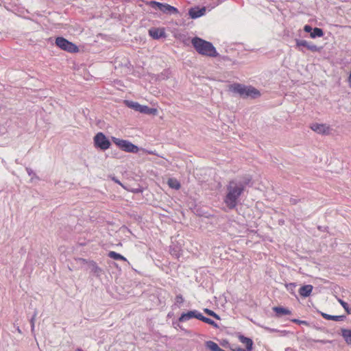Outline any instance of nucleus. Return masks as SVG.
<instances>
[{
  "mask_svg": "<svg viewBox=\"0 0 351 351\" xmlns=\"http://www.w3.org/2000/svg\"><path fill=\"white\" fill-rule=\"evenodd\" d=\"M245 190V184L236 180H231L226 186V195L223 202L230 209L235 208L239 203V198Z\"/></svg>",
  "mask_w": 351,
  "mask_h": 351,
  "instance_id": "obj_1",
  "label": "nucleus"
},
{
  "mask_svg": "<svg viewBox=\"0 0 351 351\" xmlns=\"http://www.w3.org/2000/svg\"><path fill=\"white\" fill-rule=\"evenodd\" d=\"M191 44L196 51L202 56L215 58L219 56L213 45L199 37H194L191 40Z\"/></svg>",
  "mask_w": 351,
  "mask_h": 351,
  "instance_id": "obj_2",
  "label": "nucleus"
},
{
  "mask_svg": "<svg viewBox=\"0 0 351 351\" xmlns=\"http://www.w3.org/2000/svg\"><path fill=\"white\" fill-rule=\"evenodd\" d=\"M230 91L239 94L243 98H258L261 96L260 91L252 86H245L239 83L231 84L229 87Z\"/></svg>",
  "mask_w": 351,
  "mask_h": 351,
  "instance_id": "obj_3",
  "label": "nucleus"
},
{
  "mask_svg": "<svg viewBox=\"0 0 351 351\" xmlns=\"http://www.w3.org/2000/svg\"><path fill=\"white\" fill-rule=\"evenodd\" d=\"M113 143L121 150L129 153H137L138 147L127 140L112 137Z\"/></svg>",
  "mask_w": 351,
  "mask_h": 351,
  "instance_id": "obj_4",
  "label": "nucleus"
},
{
  "mask_svg": "<svg viewBox=\"0 0 351 351\" xmlns=\"http://www.w3.org/2000/svg\"><path fill=\"white\" fill-rule=\"evenodd\" d=\"M145 3L147 5H149L153 8H158L161 12H162L165 14H178L179 13L178 10L176 7L172 6L167 3H162L155 1H146Z\"/></svg>",
  "mask_w": 351,
  "mask_h": 351,
  "instance_id": "obj_5",
  "label": "nucleus"
},
{
  "mask_svg": "<svg viewBox=\"0 0 351 351\" xmlns=\"http://www.w3.org/2000/svg\"><path fill=\"white\" fill-rule=\"evenodd\" d=\"M56 45L62 50L67 52L75 53L78 51V47L75 44L63 37H57Z\"/></svg>",
  "mask_w": 351,
  "mask_h": 351,
  "instance_id": "obj_6",
  "label": "nucleus"
},
{
  "mask_svg": "<svg viewBox=\"0 0 351 351\" xmlns=\"http://www.w3.org/2000/svg\"><path fill=\"white\" fill-rule=\"evenodd\" d=\"M94 145L101 150L105 151L110 148L111 143L102 132H98L93 138Z\"/></svg>",
  "mask_w": 351,
  "mask_h": 351,
  "instance_id": "obj_7",
  "label": "nucleus"
},
{
  "mask_svg": "<svg viewBox=\"0 0 351 351\" xmlns=\"http://www.w3.org/2000/svg\"><path fill=\"white\" fill-rule=\"evenodd\" d=\"M295 43H296L295 47L299 51H300L303 53L304 52V51L303 50V47L306 48L307 49H308L309 51H311L312 52H319L322 49V47H319L317 45H315L311 43H308L305 40L296 39Z\"/></svg>",
  "mask_w": 351,
  "mask_h": 351,
  "instance_id": "obj_8",
  "label": "nucleus"
},
{
  "mask_svg": "<svg viewBox=\"0 0 351 351\" xmlns=\"http://www.w3.org/2000/svg\"><path fill=\"white\" fill-rule=\"evenodd\" d=\"M311 129L319 134H329L330 132V128L324 123H315L311 124Z\"/></svg>",
  "mask_w": 351,
  "mask_h": 351,
  "instance_id": "obj_9",
  "label": "nucleus"
},
{
  "mask_svg": "<svg viewBox=\"0 0 351 351\" xmlns=\"http://www.w3.org/2000/svg\"><path fill=\"white\" fill-rule=\"evenodd\" d=\"M200 312L197 310L189 311L186 313H183L181 314L180 317L178 318L179 322H184L193 318H196L199 319L200 317Z\"/></svg>",
  "mask_w": 351,
  "mask_h": 351,
  "instance_id": "obj_10",
  "label": "nucleus"
},
{
  "mask_svg": "<svg viewBox=\"0 0 351 351\" xmlns=\"http://www.w3.org/2000/svg\"><path fill=\"white\" fill-rule=\"evenodd\" d=\"M149 35L154 39L158 40L161 38H166L165 28L152 27L149 29Z\"/></svg>",
  "mask_w": 351,
  "mask_h": 351,
  "instance_id": "obj_11",
  "label": "nucleus"
},
{
  "mask_svg": "<svg viewBox=\"0 0 351 351\" xmlns=\"http://www.w3.org/2000/svg\"><path fill=\"white\" fill-rule=\"evenodd\" d=\"M205 13V7H203L202 8H199L198 7L191 8L189 10V15L193 19H197L202 16H204Z\"/></svg>",
  "mask_w": 351,
  "mask_h": 351,
  "instance_id": "obj_12",
  "label": "nucleus"
},
{
  "mask_svg": "<svg viewBox=\"0 0 351 351\" xmlns=\"http://www.w3.org/2000/svg\"><path fill=\"white\" fill-rule=\"evenodd\" d=\"M80 261L84 263H88L89 269L93 274L99 276V274L101 272V269L97 265V264L95 261H88L87 260H86L84 258H80Z\"/></svg>",
  "mask_w": 351,
  "mask_h": 351,
  "instance_id": "obj_13",
  "label": "nucleus"
},
{
  "mask_svg": "<svg viewBox=\"0 0 351 351\" xmlns=\"http://www.w3.org/2000/svg\"><path fill=\"white\" fill-rule=\"evenodd\" d=\"M313 289V287L311 285H306L302 286L298 292L301 297L307 298L311 295Z\"/></svg>",
  "mask_w": 351,
  "mask_h": 351,
  "instance_id": "obj_14",
  "label": "nucleus"
},
{
  "mask_svg": "<svg viewBox=\"0 0 351 351\" xmlns=\"http://www.w3.org/2000/svg\"><path fill=\"white\" fill-rule=\"evenodd\" d=\"M273 311L276 313V316L278 317L290 315L291 313V311L282 306H275L273 308Z\"/></svg>",
  "mask_w": 351,
  "mask_h": 351,
  "instance_id": "obj_15",
  "label": "nucleus"
},
{
  "mask_svg": "<svg viewBox=\"0 0 351 351\" xmlns=\"http://www.w3.org/2000/svg\"><path fill=\"white\" fill-rule=\"evenodd\" d=\"M341 336L348 345H351V329L341 328Z\"/></svg>",
  "mask_w": 351,
  "mask_h": 351,
  "instance_id": "obj_16",
  "label": "nucleus"
},
{
  "mask_svg": "<svg viewBox=\"0 0 351 351\" xmlns=\"http://www.w3.org/2000/svg\"><path fill=\"white\" fill-rule=\"evenodd\" d=\"M138 112L145 114H156L157 110L154 108H149L147 106L141 105Z\"/></svg>",
  "mask_w": 351,
  "mask_h": 351,
  "instance_id": "obj_17",
  "label": "nucleus"
},
{
  "mask_svg": "<svg viewBox=\"0 0 351 351\" xmlns=\"http://www.w3.org/2000/svg\"><path fill=\"white\" fill-rule=\"evenodd\" d=\"M322 316L327 320H333L339 322L343 320L345 316L343 315H330L325 313H321Z\"/></svg>",
  "mask_w": 351,
  "mask_h": 351,
  "instance_id": "obj_18",
  "label": "nucleus"
},
{
  "mask_svg": "<svg viewBox=\"0 0 351 351\" xmlns=\"http://www.w3.org/2000/svg\"><path fill=\"white\" fill-rule=\"evenodd\" d=\"M239 340L241 343L245 345L247 348L252 350L253 341L251 339L244 337L243 335H241L239 337Z\"/></svg>",
  "mask_w": 351,
  "mask_h": 351,
  "instance_id": "obj_19",
  "label": "nucleus"
},
{
  "mask_svg": "<svg viewBox=\"0 0 351 351\" xmlns=\"http://www.w3.org/2000/svg\"><path fill=\"white\" fill-rule=\"evenodd\" d=\"M199 320H200L203 322H205L208 324H210L216 328H217L219 327V326L217 325V324L215 322H214L213 319H211L210 318L204 317V315H202V313H200V317H199Z\"/></svg>",
  "mask_w": 351,
  "mask_h": 351,
  "instance_id": "obj_20",
  "label": "nucleus"
},
{
  "mask_svg": "<svg viewBox=\"0 0 351 351\" xmlns=\"http://www.w3.org/2000/svg\"><path fill=\"white\" fill-rule=\"evenodd\" d=\"M108 256L114 260L127 261L126 258L123 256L114 251L109 252Z\"/></svg>",
  "mask_w": 351,
  "mask_h": 351,
  "instance_id": "obj_21",
  "label": "nucleus"
},
{
  "mask_svg": "<svg viewBox=\"0 0 351 351\" xmlns=\"http://www.w3.org/2000/svg\"><path fill=\"white\" fill-rule=\"evenodd\" d=\"M206 347L211 351H219L220 347L214 341H208L206 342Z\"/></svg>",
  "mask_w": 351,
  "mask_h": 351,
  "instance_id": "obj_22",
  "label": "nucleus"
},
{
  "mask_svg": "<svg viewBox=\"0 0 351 351\" xmlns=\"http://www.w3.org/2000/svg\"><path fill=\"white\" fill-rule=\"evenodd\" d=\"M168 184L169 187L174 189H179L180 188V184L176 179L170 178L168 180Z\"/></svg>",
  "mask_w": 351,
  "mask_h": 351,
  "instance_id": "obj_23",
  "label": "nucleus"
},
{
  "mask_svg": "<svg viewBox=\"0 0 351 351\" xmlns=\"http://www.w3.org/2000/svg\"><path fill=\"white\" fill-rule=\"evenodd\" d=\"M324 35L323 30L321 28L315 27L311 33V37L315 38L316 37H322Z\"/></svg>",
  "mask_w": 351,
  "mask_h": 351,
  "instance_id": "obj_24",
  "label": "nucleus"
},
{
  "mask_svg": "<svg viewBox=\"0 0 351 351\" xmlns=\"http://www.w3.org/2000/svg\"><path fill=\"white\" fill-rule=\"evenodd\" d=\"M297 285L295 282H291V283H287L285 284V287L287 288V290L291 293V294L295 296V289Z\"/></svg>",
  "mask_w": 351,
  "mask_h": 351,
  "instance_id": "obj_25",
  "label": "nucleus"
},
{
  "mask_svg": "<svg viewBox=\"0 0 351 351\" xmlns=\"http://www.w3.org/2000/svg\"><path fill=\"white\" fill-rule=\"evenodd\" d=\"M170 254L176 258H179L181 256L180 250L175 247L170 248Z\"/></svg>",
  "mask_w": 351,
  "mask_h": 351,
  "instance_id": "obj_26",
  "label": "nucleus"
},
{
  "mask_svg": "<svg viewBox=\"0 0 351 351\" xmlns=\"http://www.w3.org/2000/svg\"><path fill=\"white\" fill-rule=\"evenodd\" d=\"M128 106L134 109L136 111H139L141 105L139 104L137 102H133V101H127Z\"/></svg>",
  "mask_w": 351,
  "mask_h": 351,
  "instance_id": "obj_27",
  "label": "nucleus"
},
{
  "mask_svg": "<svg viewBox=\"0 0 351 351\" xmlns=\"http://www.w3.org/2000/svg\"><path fill=\"white\" fill-rule=\"evenodd\" d=\"M204 311L205 312V313H206L208 315H210V316H212L214 318L217 319H220V317L219 315H218L216 313H215L212 310H210L208 308H204Z\"/></svg>",
  "mask_w": 351,
  "mask_h": 351,
  "instance_id": "obj_28",
  "label": "nucleus"
},
{
  "mask_svg": "<svg viewBox=\"0 0 351 351\" xmlns=\"http://www.w3.org/2000/svg\"><path fill=\"white\" fill-rule=\"evenodd\" d=\"M339 302L341 304V305L343 307V308L348 313H350V311L349 308V305L347 302H344L341 299H338Z\"/></svg>",
  "mask_w": 351,
  "mask_h": 351,
  "instance_id": "obj_29",
  "label": "nucleus"
},
{
  "mask_svg": "<svg viewBox=\"0 0 351 351\" xmlns=\"http://www.w3.org/2000/svg\"><path fill=\"white\" fill-rule=\"evenodd\" d=\"M175 300H176V304H182L184 301V300L181 294L177 295L176 296Z\"/></svg>",
  "mask_w": 351,
  "mask_h": 351,
  "instance_id": "obj_30",
  "label": "nucleus"
},
{
  "mask_svg": "<svg viewBox=\"0 0 351 351\" xmlns=\"http://www.w3.org/2000/svg\"><path fill=\"white\" fill-rule=\"evenodd\" d=\"M291 322H293V323H295V324H304V325H306L308 326V324L306 321H304V320H300V319H291Z\"/></svg>",
  "mask_w": 351,
  "mask_h": 351,
  "instance_id": "obj_31",
  "label": "nucleus"
},
{
  "mask_svg": "<svg viewBox=\"0 0 351 351\" xmlns=\"http://www.w3.org/2000/svg\"><path fill=\"white\" fill-rule=\"evenodd\" d=\"M300 202V199H298V198H295V197H291L289 199V202L292 205H295Z\"/></svg>",
  "mask_w": 351,
  "mask_h": 351,
  "instance_id": "obj_32",
  "label": "nucleus"
},
{
  "mask_svg": "<svg viewBox=\"0 0 351 351\" xmlns=\"http://www.w3.org/2000/svg\"><path fill=\"white\" fill-rule=\"evenodd\" d=\"M36 316V313H34V315L32 316V317L30 319L31 328H32V330L34 328V322H35Z\"/></svg>",
  "mask_w": 351,
  "mask_h": 351,
  "instance_id": "obj_33",
  "label": "nucleus"
},
{
  "mask_svg": "<svg viewBox=\"0 0 351 351\" xmlns=\"http://www.w3.org/2000/svg\"><path fill=\"white\" fill-rule=\"evenodd\" d=\"M315 342H318V343H323V344H326V343H331L332 341H330V340H326V339H322V340H314Z\"/></svg>",
  "mask_w": 351,
  "mask_h": 351,
  "instance_id": "obj_34",
  "label": "nucleus"
},
{
  "mask_svg": "<svg viewBox=\"0 0 351 351\" xmlns=\"http://www.w3.org/2000/svg\"><path fill=\"white\" fill-rule=\"evenodd\" d=\"M112 180L117 184L121 185L123 188H125V186L123 185V184L116 178V177H112Z\"/></svg>",
  "mask_w": 351,
  "mask_h": 351,
  "instance_id": "obj_35",
  "label": "nucleus"
},
{
  "mask_svg": "<svg viewBox=\"0 0 351 351\" xmlns=\"http://www.w3.org/2000/svg\"><path fill=\"white\" fill-rule=\"evenodd\" d=\"M304 29L306 32H311L313 29L310 25H306L304 26Z\"/></svg>",
  "mask_w": 351,
  "mask_h": 351,
  "instance_id": "obj_36",
  "label": "nucleus"
},
{
  "mask_svg": "<svg viewBox=\"0 0 351 351\" xmlns=\"http://www.w3.org/2000/svg\"><path fill=\"white\" fill-rule=\"evenodd\" d=\"M26 171L29 176H35V173H34L33 170L29 167L26 168Z\"/></svg>",
  "mask_w": 351,
  "mask_h": 351,
  "instance_id": "obj_37",
  "label": "nucleus"
},
{
  "mask_svg": "<svg viewBox=\"0 0 351 351\" xmlns=\"http://www.w3.org/2000/svg\"><path fill=\"white\" fill-rule=\"evenodd\" d=\"M237 351H252V350L245 348H238Z\"/></svg>",
  "mask_w": 351,
  "mask_h": 351,
  "instance_id": "obj_38",
  "label": "nucleus"
},
{
  "mask_svg": "<svg viewBox=\"0 0 351 351\" xmlns=\"http://www.w3.org/2000/svg\"><path fill=\"white\" fill-rule=\"evenodd\" d=\"M147 154H153V155H156V154L154 153V152L153 151H146Z\"/></svg>",
  "mask_w": 351,
  "mask_h": 351,
  "instance_id": "obj_39",
  "label": "nucleus"
},
{
  "mask_svg": "<svg viewBox=\"0 0 351 351\" xmlns=\"http://www.w3.org/2000/svg\"><path fill=\"white\" fill-rule=\"evenodd\" d=\"M76 351H84V350H82L81 348H77Z\"/></svg>",
  "mask_w": 351,
  "mask_h": 351,
  "instance_id": "obj_40",
  "label": "nucleus"
}]
</instances>
